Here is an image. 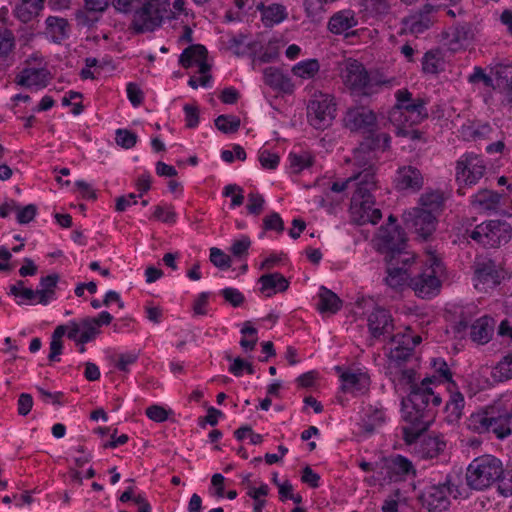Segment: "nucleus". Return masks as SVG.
<instances>
[{
    "instance_id": "f257e3e1",
    "label": "nucleus",
    "mask_w": 512,
    "mask_h": 512,
    "mask_svg": "<svg viewBox=\"0 0 512 512\" xmlns=\"http://www.w3.org/2000/svg\"><path fill=\"white\" fill-rule=\"evenodd\" d=\"M441 402L440 395L434 394L425 384L402 400L403 419L409 423V426L402 428L403 439L407 444L415 445L414 449L421 458L437 457L446 446L437 435H423L433 423L436 407Z\"/></svg>"
},
{
    "instance_id": "f03ea898",
    "label": "nucleus",
    "mask_w": 512,
    "mask_h": 512,
    "mask_svg": "<svg viewBox=\"0 0 512 512\" xmlns=\"http://www.w3.org/2000/svg\"><path fill=\"white\" fill-rule=\"evenodd\" d=\"M467 427L478 434L493 433L498 439H505L512 434V406L507 407L502 400L495 401L472 413Z\"/></svg>"
},
{
    "instance_id": "7ed1b4c3",
    "label": "nucleus",
    "mask_w": 512,
    "mask_h": 512,
    "mask_svg": "<svg viewBox=\"0 0 512 512\" xmlns=\"http://www.w3.org/2000/svg\"><path fill=\"white\" fill-rule=\"evenodd\" d=\"M357 184L358 180L354 179L351 175L343 182H334L330 189L336 193L351 190V209L353 214H357L359 216V224H376L382 218V213L379 208L374 207L375 200L373 193L363 189L359 191L361 186Z\"/></svg>"
},
{
    "instance_id": "20e7f679",
    "label": "nucleus",
    "mask_w": 512,
    "mask_h": 512,
    "mask_svg": "<svg viewBox=\"0 0 512 512\" xmlns=\"http://www.w3.org/2000/svg\"><path fill=\"white\" fill-rule=\"evenodd\" d=\"M506 472L499 459L485 455L474 459L469 464L466 472L467 485L474 490H484L496 482L499 486Z\"/></svg>"
},
{
    "instance_id": "39448f33",
    "label": "nucleus",
    "mask_w": 512,
    "mask_h": 512,
    "mask_svg": "<svg viewBox=\"0 0 512 512\" xmlns=\"http://www.w3.org/2000/svg\"><path fill=\"white\" fill-rule=\"evenodd\" d=\"M446 279V269L435 254H429L421 271L411 277L410 287L418 297L431 298L439 294L442 282Z\"/></svg>"
},
{
    "instance_id": "423d86ee",
    "label": "nucleus",
    "mask_w": 512,
    "mask_h": 512,
    "mask_svg": "<svg viewBox=\"0 0 512 512\" xmlns=\"http://www.w3.org/2000/svg\"><path fill=\"white\" fill-rule=\"evenodd\" d=\"M395 97L396 104L389 112V120L393 124L412 126L428 118L427 101L424 98H414L407 89L398 90Z\"/></svg>"
},
{
    "instance_id": "0eeeda50",
    "label": "nucleus",
    "mask_w": 512,
    "mask_h": 512,
    "mask_svg": "<svg viewBox=\"0 0 512 512\" xmlns=\"http://www.w3.org/2000/svg\"><path fill=\"white\" fill-rule=\"evenodd\" d=\"M352 164V176L358 180L359 191L361 189L373 193L377 189L376 179V152L365 141L354 149L353 156L349 160Z\"/></svg>"
},
{
    "instance_id": "6e6552de",
    "label": "nucleus",
    "mask_w": 512,
    "mask_h": 512,
    "mask_svg": "<svg viewBox=\"0 0 512 512\" xmlns=\"http://www.w3.org/2000/svg\"><path fill=\"white\" fill-rule=\"evenodd\" d=\"M171 17L173 11L167 0H144L133 15L131 27L136 33L152 32Z\"/></svg>"
},
{
    "instance_id": "1a4fd4ad",
    "label": "nucleus",
    "mask_w": 512,
    "mask_h": 512,
    "mask_svg": "<svg viewBox=\"0 0 512 512\" xmlns=\"http://www.w3.org/2000/svg\"><path fill=\"white\" fill-rule=\"evenodd\" d=\"M339 76L354 95H370L371 79L364 65L355 59H346L339 65Z\"/></svg>"
},
{
    "instance_id": "9d476101",
    "label": "nucleus",
    "mask_w": 512,
    "mask_h": 512,
    "mask_svg": "<svg viewBox=\"0 0 512 512\" xmlns=\"http://www.w3.org/2000/svg\"><path fill=\"white\" fill-rule=\"evenodd\" d=\"M512 236V227L505 221L490 220L477 225L470 238L486 248H496L508 243Z\"/></svg>"
},
{
    "instance_id": "9b49d317",
    "label": "nucleus",
    "mask_w": 512,
    "mask_h": 512,
    "mask_svg": "<svg viewBox=\"0 0 512 512\" xmlns=\"http://www.w3.org/2000/svg\"><path fill=\"white\" fill-rule=\"evenodd\" d=\"M336 113L334 97L327 93H315L307 106V118L312 127L318 130L328 128Z\"/></svg>"
},
{
    "instance_id": "f8f14e48",
    "label": "nucleus",
    "mask_w": 512,
    "mask_h": 512,
    "mask_svg": "<svg viewBox=\"0 0 512 512\" xmlns=\"http://www.w3.org/2000/svg\"><path fill=\"white\" fill-rule=\"evenodd\" d=\"M455 171L456 181L460 188L472 187L484 177L487 166L480 156L474 153H466L457 160Z\"/></svg>"
},
{
    "instance_id": "ddd939ff",
    "label": "nucleus",
    "mask_w": 512,
    "mask_h": 512,
    "mask_svg": "<svg viewBox=\"0 0 512 512\" xmlns=\"http://www.w3.org/2000/svg\"><path fill=\"white\" fill-rule=\"evenodd\" d=\"M422 338L420 335H415L411 328H406L404 333H397L390 339L391 347L389 358V370L398 369L402 364L407 362L413 355L414 348L420 344Z\"/></svg>"
},
{
    "instance_id": "4468645a",
    "label": "nucleus",
    "mask_w": 512,
    "mask_h": 512,
    "mask_svg": "<svg viewBox=\"0 0 512 512\" xmlns=\"http://www.w3.org/2000/svg\"><path fill=\"white\" fill-rule=\"evenodd\" d=\"M343 124L351 132L372 134L377 130V115L366 106L349 107L344 114Z\"/></svg>"
},
{
    "instance_id": "2eb2a0df",
    "label": "nucleus",
    "mask_w": 512,
    "mask_h": 512,
    "mask_svg": "<svg viewBox=\"0 0 512 512\" xmlns=\"http://www.w3.org/2000/svg\"><path fill=\"white\" fill-rule=\"evenodd\" d=\"M367 326L370 333L371 345L373 340L391 339L394 331L392 316L388 310L380 306H373L367 315Z\"/></svg>"
},
{
    "instance_id": "dca6fc26",
    "label": "nucleus",
    "mask_w": 512,
    "mask_h": 512,
    "mask_svg": "<svg viewBox=\"0 0 512 512\" xmlns=\"http://www.w3.org/2000/svg\"><path fill=\"white\" fill-rule=\"evenodd\" d=\"M207 49L200 44H195L184 49L179 58V63L184 68L192 67L194 64L198 65V72L201 74L197 77L198 85L206 87L209 85L211 75L209 74L210 65L206 62Z\"/></svg>"
},
{
    "instance_id": "f3484780",
    "label": "nucleus",
    "mask_w": 512,
    "mask_h": 512,
    "mask_svg": "<svg viewBox=\"0 0 512 512\" xmlns=\"http://www.w3.org/2000/svg\"><path fill=\"white\" fill-rule=\"evenodd\" d=\"M453 484L449 479L445 482L429 486L422 495L423 505L431 512H442L449 508Z\"/></svg>"
},
{
    "instance_id": "a211bd4d",
    "label": "nucleus",
    "mask_w": 512,
    "mask_h": 512,
    "mask_svg": "<svg viewBox=\"0 0 512 512\" xmlns=\"http://www.w3.org/2000/svg\"><path fill=\"white\" fill-rule=\"evenodd\" d=\"M405 221L422 239H428L435 231L437 216L428 210L418 207L405 214Z\"/></svg>"
},
{
    "instance_id": "6ab92c4d",
    "label": "nucleus",
    "mask_w": 512,
    "mask_h": 512,
    "mask_svg": "<svg viewBox=\"0 0 512 512\" xmlns=\"http://www.w3.org/2000/svg\"><path fill=\"white\" fill-rule=\"evenodd\" d=\"M379 249L389 256L406 248L404 231L396 225L381 227L379 231Z\"/></svg>"
},
{
    "instance_id": "aec40b11",
    "label": "nucleus",
    "mask_w": 512,
    "mask_h": 512,
    "mask_svg": "<svg viewBox=\"0 0 512 512\" xmlns=\"http://www.w3.org/2000/svg\"><path fill=\"white\" fill-rule=\"evenodd\" d=\"M68 327V338L75 341L77 344L88 343L94 340L100 333L98 323L93 317H86L80 321H70Z\"/></svg>"
},
{
    "instance_id": "412c9836",
    "label": "nucleus",
    "mask_w": 512,
    "mask_h": 512,
    "mask_svg": "<svg viewBox=\"0 0 512 512\" xmlns=\"http://www.w3.org/2000/svg\"><path fill=\"white\" fill-rule=\"evenodd\" d=\"M446 45L452 52H458L470 46L474 39L470 23H461L451 27L446 33Z\"/></svg>"
},
{
    "instance_id": "4be33fe9",
    "label": "nucleus",
    "mask_w": 512,
    "mask_h": 512,
    "mask_svg": "<svg viewBox=\"0 0 512 512\" xmlns=\"http://www.w3.org/2000/svg\"><path fill=\"white\" fill-rule=\"evenodd\" d=\"M382 469L390 481H401L409 474H415L412 462L401 455L392 456L383 462Z\"/></svg>"
},
{
    "instance_id": "5701e85b",
    "label": "nucleus",
    "mask_w": 512,
    "mask_h": 512,
    "mask_svg": "<svg viewBox=\"0 0 512 512\" xmlns=\"http://www.w3.org/2000/svg\"><path fill=\"white\" fill-rule=\"evenodd\" d=\"M358 25L356 12L352 9H343L335 12L327 23V29L335 35H350L349 30Z\"/></svg>"
},
{
    "instance_id": "b1692460",
    "label": "nucleus",
    "mask_w": 512,
    "mask_h": 512,
    "mask_svg": "<svg viewBox=\"0 0 512 512\" xmlns=\"http://www.w3.org/2000/svg\"><path fill=\"white\" fill-rule=\"evenodd\" d=\"M424 184L423 175L416 167L403 166L397 170L395 187L400 190L419 191Z\"/></svg>"
},
{
    "instance_id": "393cba45",
    "label": "nucleus",
    "mask_w": 512,
    "mask_h": 512,
    "mask_svg": "<svg viewBox=\"0 0 512 512\" xmlns=\"http://www.w3.org/2000/svg\"><path fill=\"white\" fill-rule=\"evenodd\" d=\"M341 389L345 393L362 394L369 387V376L360 370H347L340 374Z\"/></svg>"
},
{
    "instance_id": "a878e982",
    "label": "nucleus",
    "mask_w": 512,
    "mask_h": 512,
    "mask_svg": "<svg viewBox=\"0 0 512 512\" xmlns=\"http://www.w3.org/2000/svg\"><path fill=\"white\" fill-rule=\"evenodd\" d=\"M500 273L493 261L479 263L475 269V287L492 288L500 283Z\"/></svg>"
},
{
    "instance_id": "bb28decb",
    "label": "nucleus",
    "mask_w": 512,
    "mask_h": 512,
    "mask_svg": "<svg viewBox=\"0 0 512 512\" xmlns=\"http://www.w3.org/2000/svg\"><path fill=\"white\" fill-rule=\"evenodd\" d=\"M46 33L54 43L60 44L69 38L70 25L67 19L57 16H48L45 20Z\"/></svg>"
},
{
    "instance_id": "cd10ccee",
    "label": "nucleus",
    "mask_w": 512,
    "mask_h": 512,
    "mask_svg": "<svg viewBox=\"0 0 512 512\" xmlns=\"http://www.w3.org/2000/svg\"><path fill=\"white\" fill-rule=\"evenodd\" d=\"M390 374L393 375L394 380H398L399 384L410 386L409 395L411 394V392L414 389L419 388V386H422V384H425V387L429 388L434 394L439 395V393H437L431 387V385L434 383L433 378L428 377V378L423 379L419 384L415 383L416 372L413 368L402 369V367H400L398 369H392V370H390Z\"/></svg>"
},
{
    "instance_id": "c85d7f7f",
    "label": "nucleus",
    "mask_w": 512,
    "mask_h": 512,
    "mask_svg": "<svg viewBox=\"0 0 512 512\" xmlns=\"http://www.w3.org/2000/svg\"><path fill=\"white\" fill-rule=\"evenodd\" d=\"M257 9L261 13V20L265 27H273L274 25L283 22L288 17L286 7L282 4H260L257 6Z\"/></svg>"
},
{
    "instance_id": "c756f323",
    "label": "nucleus",
    "mask_w": 512,
    "mask_h": 512,
    "mask_svg": "<svg viewBox=\"0 0 512 512\" xmlns=\"http://www.w3.org/2000/svg\"><path fill=\"white\" fill-rule=\"evenodd\" d=\"M47 82L48 72L45 69L27 68L16 77V83L26 88H43Z\"/></svg>"
},
{
    "instance_id": "7c9ffc66",
    "label": "nucleus",
    "mask_w": 512,
    "mask_h": 512,
    "mask_svg": "<svg viewBox=\"0 0 512 512\" xmlns=\"http://www.w3.org/2000/svg\"><path fill=\"white\" fill-rule=\"evenodd\" d=\"M494 321L492 318L483 316L477 319L470 326V337L473 342L486 344L493 335Z\"/></svg>"
},
{
    "instance_id": "2f4dec72",
    "label": "nucleus",
    "mask_w": 512,
    "mask_h": 512,
    "mask_svg": "<svg viewBox=\"0 0 512 512\" xmlns=\"http://www.w3.org/2000/svg\"><path fill=\"white\" fill-rule=\"evenodd\" d=\"M501 196L497 192L483 189L472 196V205L482 212H494L499 208Z\"/></svg>"
},
{
    "instance_id": "473e14b6",
    "label": "nucleus",
    "mask_w": 512,
    "mask_h": 512,
    "mask_svg": "<svg viewBox=\"0 0 512 512\" xmlns=\"http://www.w3.org/2000/svg\"><path fill=\"white\" fill-rule=\"evenodd\" d=\"M46 0H21L14 8V16L22 23H28L44 8Z\"/></svg>"
},
{
    "instance_id": "72a5a7b5",
    "label": "nucleus",
    "mask_w": 512,
    "mask_h": 512,
    "mask_svg": "<svg viewBox=\"0 0 512 512\" xmlns=\"http://www.w3.org/2000/svg\"><path fill=\"white\" fill-rule=\"evenodd\" d=\"M259 283H261V291L266 293L267 297L272 296L278 292H284L289 287L288 280L280 273H270L262 275L259 278Z\"/></svg>"
},
{
    "instance_id": "f704fd0d",
    "label": "nucleus",
    "mask_w": 512,
    "mask_h": 512,
    "mask_svg": "<svg viewBox=\"0 0 512 512\" xmlns=\"http://www.w3.org/2000/svg\"><path fill=\"white\" fill-rule=\"evenodd\" d=\"M361 11L365 16L384 19L391 11V0H360Z\"/></svg>"
},
{
    "instance_id": "c9c22d12",
    "label": "nucleus",
    "mask_w": 512,
    "mask_h": 512,
    "mask_svg": "<svg viewBox=\"0 0 512 512\" xmlns=\"http://www.w3.org/2000/svg\"><path fill=\"white\" fill-rule=\"evenodd\" d=\"M420 209L433 212L434 215L443 210L445 204L444 193L440 190H429L423 193L419 199Z\"/></svg>"
},
{
    "instance_id": "e433bc0d",
    "label": "nucleus",
    "mask_w": 512,
    "mask_h": 512,
    "mask_svg": "<svg viewBox=\"0 0 512 512\" xmlns=\"http://www.w3.org/2000/svg\"><path fill=\"white\" fill-rule=\"evenodd\" d=\"M263 79L265 84L271 88L284 92L291 91L293 87L290 79L275 67L266 68L263 72Z\"/></svg>"
},
{
    "instance_id": "4c0bfd02",
    "label": "nucleus",
    "mask_w": 512,
    "mask_h": 512,
    "mask_svg": "<svg viewBox=\"0 0 512 512\" xmlns=\"http://www.w3.org/2000/svg\"><path fill=\"white\" fill-rule=\"evenodd\" d=\"M319 302L317 308L321 313L335 314L342 306L341 299L331 290L321 286L318 293Z\"/></svg>"
},
{
    "instance_id": "58836bf2",
    "label": "nucleus",
    "mask_w": 512,
    "mask_h": 512,
    "mask_svg": "<svg viewBox=\"0 0 512 512\" xmlns=\"http://www.w3.org/2000/svg\"><path fill=\"white\" fill-rule=\"evenodd\" d=\"M15 36L9 29H0V69L10 65L8 60L15 49Z\"/></svg>"
},
{
    "instance_id": "ea45409f",
    "label": "nucleus",
    "mask_w": 512,
    "mask_h": 512,
    "mask_svg": "<svg viewBox=\"0 0 512 512\" xmlns=\"http://www.w3.org/2000/svg\"><path fill=\"white\" fill-rule=\"evenodd\" d=\"M58 281V274H50L40 279V288L37 289L39 304L47 305L54 298Z\"/></svg>"
},
{
    "instance_id": "a19ab883",
    "label": "nucleus",
    "mask_w": 512,
    "mask_h": 512,
    "mask_svg": "<svg viewBox=\"0 0 512 512\" xmlns=\"http://www.w3.org/2000/svg\"><path fill=\"white\" fill-rule=\"evenodd\" d=\"M465 401L464 396L460 392H451L449 400L446 402L445 411L447 413V420L451 423L458 421L464 409Z\"/></svg>"
},
{
    "instance_id": "79ce46f5",
    "label": "nucleus",
    "mask_w": 512,
    "mask_h": 512,
    "mask_svg": "<svg viewBox=\"0 0 512 512\" xmlns=\"http://www.w3.org/2000/svg\"><path fill=\"white\" fill-rule=\"evenodd\" d=\"M491 377L496 382H504L512 379V352L504 355L493 367Z\"/></svg>"
},
{
    "instance_id": "37998d69",
    "label": "nucleus",
    "mask_w": 512,
    "mask_h": 512,
    "mask_svg": "<svg viewBox=\"0 0 512 512\" xmlns=\"http://www.w3.org/2000/svg\"><path fill=\"white\" fill-rule=\"evenodd\" d=\"M385 421V413L382 409L370 407L363 418L362 428L367 434H372L375 429Z\"/></svg>"
},
{
    "instance_id": "c03bdc74",
    "label": "nucleus",
    "mask_w": 512,
    "mask_h": 512,
    "mask_svg": "<svg viewBox=\"0 0 512 512\" xmlns=\"http://www.w3.org/2000/svg\"><path fill=\"white\" fill-rule=\"evenodd\" d=\"M433 23L432 18H426V16H422L418 13L414 15H410L403 19V24L406 29H408L412 34H421Z\"/></svg>"
},
{
    "instance_id": "a18cd8bd",
    "label": "nucleus",
    "mask_w": 512,
    "mask_h": 512,
    "mask_svg": "<svg viewBox=\"0 0 512 512\" xmlns=\"http://www.w3.org/2000/svg\"><path fill=\"white\" fill-rule=\"evenodd\" d=\"M408 277L407 269L400 266L388 265L385 281L389 287L398 289L405 285Z\"/></svg>"
},
{
    "instance_id": "49530a36",
    "label": "nucleus",
    "mask_w": 512,
    "mask_h": 512,
    "mask_svg": "<svg viewBox=\"0 0 512 512\" xmlns=\"http://www.w3.org/2000/svg\"><path fill=\"white\" fill-rule=\"evenodd\" d=\"M288 159L293 173H300L304 169L310 167L314 160L313 156L309 152H291Z\"/></svg>"
},
{
    "instance_id": "de8ad7c7",
    "label": "nucleus",
    "mask_w": 512,
    "mask_h": 512,
    "mask_svg": "<svg viewBox=\"0 0 512 512\" xmlns=\"http://www.w3.org/2000/svg\"><path fill=\"white\" fill-rule=\"evenodd\" d=\"M216 128L224 134H232L240 128V118L234 115H220L215 119Z\"/></svg>"
},
{
    "instance_id": "09e8293b",
    "label": "nucleus",
    "mask_w": 512,
    "mask_h": 512,
    "mask_svg": "<svg viewBox=\"0 0 512 512\" xmlns=\"http://www.w3.org/2000/svg\"><path fill=\"white\" fill-rule=\"evenodd\" d=\"M269 490V486L265 483H262L258 488L249 487L247 495L254 501L253 512H262L263 507L267 503L265 497L268 495Z\"/></svg>"
},
{
    "instance_id": "8fccbe9b",
    "label": "nucleus",
    "mask_w": 512,
    "mask_h": 512,
    "mask_svg": "<svg viewBox=\"0 0 512 512\" xmlns=\"http://www.w3.org/2000/svg\"><path fill=\"white\" fill-rule=\"evenodd\" d=\"M496 91L512 86V65H498L494 69Z\"/></svg>"
},
{
    "instance_id": "3c124183",
    "label": "nucleus",
    "mask_w": 512,
    "mask_h": 512,
    "mask_svg": "<svg viewBox=\"0 0 512 512\" xmlns=\"http://www.w3.org/2000/svg\"><path fill=\"white\" fill-rule=\"evenodd\" d=\"M319 68V62L316 59H310L296 64L292 72L297 77L308 79L313 77L319 71Z\"/></svg>"
},
{
    "instance_id": "603ef678",
    "label": "nucleus",
    "mask_w": 512,
    "mask_h": 512,
    "mask_svg": "<svg viewBox=\"0 0 512 512\" xmlns=\"http://www.w3.org/2000/svg\"><path fill=\"white\" fill-rule=\"evenodd\" d=\"M76 25L81 28H91L100 19V15L88 10L87 8L78 9L74 13Z\"/></svg>"
},
{
    "instance_id": "864d4df0",
    "label": "nucleus",
    "mask_w": 512,
    "mask_h": 512,
    "mask_svg": "<svg viewBox=\"0 0 512 512\" xmlns=\"http://www.w3.org/2000/svg\"><path fill=\"white\" fill-rule=\"evenodd\" d=\"M467 81L472 85L482 83L485 87L494 89V80L492 76L488 75L480 66L473 67V71L468 75Z\"/></svg>"
},
{
    "instance_id": "5fc2aeb1",
    "label": "nucleus",
    "mask_w": 512,
    "mask_h": 512,
    "mask_svg": "<svg viewBox=\"0 0 512 512\" xmlns=\"http://www.w3.org/2000/svg\"><path fill=\"white\" fill-rule=\"evenodd\" d=\"M387 261V265L400 266L406 269L414 261V256L405 251V249H400L389 256H385Z\"/></svg>"
},
{
    "instance_id": "6e6d98bb",
    "label": "nucleus",
    "mask_w": 512,
    "mask_h": 512,
    "mask_svg": "<svg viewBox=\"0 0 512 512\" xmlns=\"http://www.w3.org/2000/svg\"><path fill=\"white\" fill-rule=\"evenodd\" d=\"M371 137L366 138L364 141L369 143L371 148L376 152V150H386L390 147L391 137L387 133H378L370 134Z\"/></svg>"
},
{
    "instance_id": "4d7b16f0",
    "label": "nucleus",
    "mask_w": 512,
    "mask_h": 512,
    "mask_svg": "<svg viewBox=\"0 0 512 512\" xmlns=\"http://www.w3.org/2000/svg\"><path fill=\"white\" fill-rule=\"evenodd\" d=\"M441 66V59L437 53L428 51L425 53L422 60L423 71L430 74H436L439 72Z\"/></svg>"
},
{
    "instance_id": "13d9d810",
    "label": "nucleus",
    "mask_w": 512,
    "mask_h": 512,
    "mask_svg": "<svg viewBox=\"0 0 512 512\" xmlns=\"http://www.w3.org/2000/svg\"><path fill=\"white\" fill-rule=\"evenodd\" d=\"M223 196H232L230 204L231 208L241 206L244 202L243 189L237 184H229L225 186L223 190Z\"/></svg>"
},
{
    "instance_id": "bf43d9fd",
    "label": "nucleus",
    "mask_w": 512,
    "mask_h": 512,
    "mask_svg": "<svg viewBox=\"0 0 512 512\" xmlns=\"http://www.w3.org/2000/svg\"><path fill=\"white\" fill-rule=\"evenodd\" d=\"M115 141L119 146L130 149L135 146L137 135L127 129H117Z\"/></svg>"
},
{
    "instance_id": "052dcab7",
    "label": "nucleus",
    "mask_w": 512,
    "mask_h": 512,
    "mask_svg": "<svg viewBox=\"0 0 512 512\" xmlns=\"http://www.w3.org/2000/svg\"><path fill=\"white\" fill-rule=\"evenodd\" d=\"M265 199L263 195L257 192H251L248 195L247 211L251 215L258 216L264 209Z\"/></svg>"
},
{
    "instance_id": "680f3d73",
    "label": "nucleus",
    "mask_w": 512,
    "mask_h": 512,
    "mask_svg": "<svg viewBox=\"0 0 512 512\" xmlns=\"http://www.w3.org/2000/svg\"><path fill=\"white\" fill-rule=\"evenodd\" d=\"M431 365L434 372L437 374V377L441 378L444 382L454 385V382L452 381V373L443 359H432Z\"/></svg>"
},
{
    "instance_id": "e2e57ef3",
    "label": "nucleus",
    "mask_w": 512,
    "mask_h": 512,
    "mask_svg": "<svg viewBox=\"0 0 512 512\" xmlns=\"http://www.w3.org/2000/svg\"><path fill=\"white\" fill-rule=\"evenodd\" d=\"M210 261L222 270L228 269L231 266L230 257L216 247L210 249Z\"/></svg>"
},
{
    "instance_id": "0e129e2a",
    "label": "nucleus",
    "mask_w": 512,
    "mask_h": 512,
    "mask_svg": "<svg viewBox=\"0 0 512 512\" xmlns=\"http://www.w3.org/2000/svg\"><path fill=\"white\" fill-rule=\"evenodd\" d=\"M220 294L233 307H239L245 300L244 295L238 289L232 287L222 289Z\"/></svg>"
},
{
    "instance_id": "69168bd1",
    "label": "nucleus",
    "mask_w": 512,
    "mask_h": 512,
    "mask_svg": "<svg viewBox=\"0 0 512 512\" xmlns=\"http://www.w3.org/2000/svg\"><path fill=\"white\" fill-rule=\"evenodd\" d=\"M264 230H274L278 233L284 231V222L277 212H272L263 219Z\"/></svg>"
},
{
    "instance_id": "338daca9",
    "label": "nucleus",
    "mask_w": 512,
    "mask_h": 512,
    "mask_svg": "<svg viewBox=\"0 0 512 512\" xmlns=\"http://www.w3.org/2000/svg\"><path fill=\"white\" fill-rule=\"evenodd\" d=\"M111 4L117 12L127 14L136 11L143 4V0H111Z\"/></svg>"
},
{
    "instance_id": "774afa93",
    "label": "nucleus",
    "mask_w": 512,
    "mask_h": 512,
    "mask_svg": "<svg viewBox=\"0 0 512 512\" xmlns=\"http://www.w3.org/2000/svg\"><path fill=\"white\" fill-rule=\"evenodd\" d=\"M17 212V221L19 224H28L30 223L37 213V207L34 204H28L25 207L21 208L18 206L16 209Z\"/></svg>"
}]
</instances>
